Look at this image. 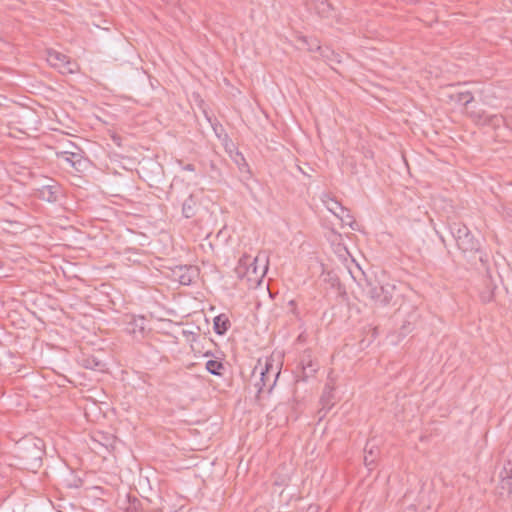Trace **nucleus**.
<instances>
[{"instance_id": "nucleus-1", "label": "nucleus", "mask_w": 512, "mask_h": 512, "mask_svg": "<svg viewBox=\"0 0 512 512\" xmlns=\"http://www.w3.org/2000/svg\"><path fill=\"white\" fill-rule=\"evenodd\" d=\"M15 455L25 469L36 471L42 465L43 441L37 437H24L16 443Z\"/></svg>"}, {"instance_id": "nucleus-2", "label": "nucleus", "mask_w": 512, "mask_h": 512, "mask_svg": "<svg viewBox=\"0 0 512 512\" xmlns=\"http://www.w3.org/2000/svg\"><path fill=\"white\" fill-rule=\"evenodd\" d=\"M267 270L268 256L265 253H259L255 257L244 255L235 267L237 277L246 279L249 284H259Z\"/></svg>"}, {"instance_id": "nucleus-3", "label": "nucleus", "mask_w": 512, "mask_h": 512, "mask_svg": "<svg viewBox=\"0 0 512 512\" xmlns=\"http://www.w3.org/2000/svg\"><path fill=\"white\" fill-rule=\"evenodd\" d=\"M450 230L461 251L467 253L479 250V241L472 235L466 225L455 222L451 224Z\"/></svg>"}, {"instance_id": "nucleus-4", "label": "nucleus", "mask_w": 512, "mask_h": 512, "mask_svg": "<svg viewBox=\"0 0 512 512\" xmlns=\"http://www.w3.org/2000/svg\"><path fill=\"white\" fill-rule=\"evenodd\" d=\"M395 291V285L390 283L373 286L370 282H367V288L365 289L367 296L379 306L390 305L393 301Z\"/></svg>"}, {"instance_id": "nucleus-5", "label": "nucleus", "mask_w": 512, "mask_h": 512, "mask_svg": "<svg viewBox=\"0 0 512 512\" xmlns=\"http://www.w3.org/2000/svg\"><path fill=\"white\" fill-rule=\"evenodd\" d=\"M47 62L62 74H73L79 70L76 61L71 60L67 55L56 50H48Z\"/></svg>"}, {"instance_id": "nucleus-6", "label": "nucleus", "mask_w": 512, "mask_h": 512, "mask_svg": "<svg viewBox=\"0 0 512 512\" xmlns=\"http://www.w3.org/2000/svg\"><path fill=\"white\" fill-rule=\"evenodd\" d=\"M326 207L331 213L338 217L343 224L350 226L353 230L356 229L354 226L356 225V222L350 214V211L342 206L337 200L330 199L326 202Z\"/></svg>"}, {"instance_id": "nucleus-7", "label": "nucleus", "mask_w": 512, "mask_h": 512, "mask_svg": "<svg viewBox=\"0 0 512 512\" xmlns=\"http://www.w3.org/2000/svg\"><path fill=\"white\" fill-rule=\"evenodd\" d=\"M272 367H270L267 363L265 364L264 367H255V370H254V373L260 369V379L259 381H257L255 383V386L258 388V392L261 393L265 387L268 388V391H271L275 381H276V378L278 377L279 375V372H275L273 371V369H271Z\"/></svg>"}, {"instance_id": "nucleus-8", "label": "nucleus", "mask_w": 512, "mask_h": 512, "mask_svg": "<svg viewBox=\"0 0 512 512\" xmlns=\"http://www.w3.org/2000/svg\"><path fill=\"white\" fill-rule=\"evenodd\" d=\"M182 285H190L196 276V269L192 266H179L174 271Z\"/></svg>"}, {"instance_id": "nucleus-9", "label": "nucleus", "mask_w": 512, "mask_h": 512, "mask_svg": "<svg viewBox=\"0 0 512 512\" xmlns=\"http://www.w3.org/2000/svg\"><path fill=\"white\" fill-rule=\"evenodd\" d=\"M57 158L65 161L68 163L71 167H74L78 170L81 162H82V155L80 152H72L68 150H62L58 151L56 153Z\"/></svg>"}, {"instance_id": "nucleus-10", "label": "nucleus", "mask_w": 512, "mask_h": 512, "mask_svg": "<svg viewBox=\"0 0 512 512\" xmlns=\"http://www.w3.org/2000/svg\"><path fill=\"white\" fill-rule=\"evenodd\" d=\"M508 115H497V114H486L482 112L478 115L479 120L485 124L493 127H499L500 125L506 123Z\"/></svg>"}, {"instance_id": "nucleus-11", "label": "nucleus", "mask_w": 512, "mask_h": 512, "mask_svg": "<svg viewBox=\"0 0 512 512\" xmlns=\"http://www.w3.org/2000/svg\"><path fill=\"white\" fill-rule=\"evenodd\" d=\"M197 212V201L193 194H190L182 204V215L185 218H192Z\"/></svg>"}, {"instance_id": "nucleus-12", "label": "nucleus", "mask_w": 512, "mask_h": 512, "mask_svg": "<svg viewBox=\"0 0 512 512\" xmlns=\"http://www.w3.org/2000/svg\"><path fill=\"white\" fill-rule=\"evenodd\" d=\"M300 364L305 379L312 376L318 369L317 363L311 359L310 354H304Z\"/></svg>"}, {"instance_id": "nucleus-13", "label": "nucleus", "mask_w": 512, "mask_h": 512, "mask_svg": "<svg viewBox=\"0 0 512 512\" xmlns=\"http://www.w3.org/2000/svg\"><path fill=\"white\" fill-rule=\"evenodd\" d=\"M82 365L86 369H91L95 371H104L106 367V364L94 355H88L83 357Z\"/></svg>"}, {"instance_id": "nucleus-14", "label": "nucleus", "mask_w": 512, "mask_h": 512, "mask_svg": "<svg viewBox=\"0 0 512 512\" xmlns=\"http://www.w3.org/2000/svg\"><path fill=\"white\" fill-rule=\"evenodd\" d=\"M214 331L218 335H224L231 326L228 317L225 314H220L214 318Z\"/></svg>"}, {"instance_id": "nucleus-15", "label": "nucleus", "mask_w": 512, "mask_h": 512, "mask_svg": "<svg viewBox=\"0 0 512 512\" xmlns=\"http://www.w3.org/2000/svg\"><path fill=\"white\" fill-rule=\"evenodd\" d=\"M449 98L461 105H468L474 100V97L470 91L457 90L449 94Z\"/></svg>"}, {"instance_id": "nucleus-16", "label": "nucleus", "mask_w": 512, "mask_h": 512, "mask_svg": "<svg viewBox=\"0 0 512 512\" xmlns=\"http://www.w3.org/2000/svg\"><path fill=\"white\" fill-rule=\"evenodd\" d=\"M364 451V464L368 469H372L378 454V448L375 445H372L371 442H368Z\"/></svg>"}, {"instance_id": "nucleus-17", "label": "nucleus", "mask_w": 512, "mask_h": 512, "mask_svg": "<svg viewBox=\"0 0 512 512\" xmlns=\"http://www.w3.org/2000/svg\"><path fill=\"white\" fill-rule=\"evenodd\" d=\"M40 198L48 201L55 202L58 198V187L57 185H46L40 189Z\"/></svg>"}, {"instance_id": "nucleus-18", "label": "nucleus", "mask_w": 512, "mask_h": 512, "mask_svg": "<svg viewBox=\"0 0 512 512\" xmlns=\"http://www.w3.org/2000/svg\"><path fill=\"white\" fill-rule=\"evenodd\" d=\"M224 369V366L222 362L218 360H208L206 362V370L211 373L212 375L221 376L222 370Z\"/></svg>"}, {"instance_id": "nucleus-19", "label": "nucleus", "mask_w": 512, "mask_h": 512, "mask_svg": "<svg viewBox=\"0 0 512 512\" xmlns=\"http://www.w3.org/2000/svg\"><path fill=\"white\" fill-rule=\"evenodd\" d=\"M501 488L509 494L512 492V471L508 472L506 468L501 473Z\"/></svg>"}, {"instance_id": "nucleus-20", "label": "nucleus", "mask_w": 512, "mask_h": 512, "mask_svg": "<svg viewBox=\"0 0 512 512\" xmlns=\"http://www.w3.org/2000/svg\"><path fill=\"white\" fill-rule=\"evenodd\" d=\"M331 395H332V388L326 386L325 390H324V393H323V396L321 398V401L323 403V407L328 406V409L330 408V397H331Z\"/></svg>"}, {"instance_id": "nucleus-21", "label": "nucleus", "mask_w": 512, "mask_h": 512, "mask_svg": "<svg viewBox=\"0 0 512 512\" xmlns=\"http://www.w3.org/2000/svg\"><path fill=\"white\" fill-rule=\"evenodd\" d=\"M133 324L135 325V327L139 328V331L141 333L144 331V319L143 318L140 319V324H138L137 321H135Z\"/></svg>"}, {"instance_id": "nucleus-22", "label": "nucleus", "mask_w": 512, "mask_h": 512, "mask_svg": "<svg viewBox=\"0 0 512 512\" xmlns=\"http://www.w3.org/2000/svg\"><path fill=\"white\" fill-rule=\"evenodd\" d=\"M183 170L185 171H194L195 170V166L193 164H186L182 167Z\"/></svg>"}, {"instance_id": "nucleus-23", "label": "nucleus", "mask_w": 512, "mask_h": 512, "mask_svg": "<svg viewBox=\"0 0 512 512\" xmlns=\"http://www.w3.org/2000/svg\"><path fill=\"white\" fill-rule=\"evenodd\" d=\"M299 170L302 172V174L309 176L308 171H303L301 168H299Z\"/></svg>"}, {"instance_id": "nucleus-24", "label": "nucleus", "mask_w": 512, "mask_h": 512, "mask_svg": "<svg viewBox=\"0 0 512 512\" xmlns=\"http://www.w3.org/2000/svg\"><path fill=\"white\" fill-rule=\"evenodd\" d=\"M299 170L302 172V174L309 176L308 171H303L301 168H299Z\"/></svg>"}, {"instance_id": "nucleus-25", "label": "nucleus", "mask_w": 512, "mask_h": 512, "mask_svg": "<svg viewBox=\"0 0 512 512\" xmlns=\"http://www.w3.org/2000/svg\"><path fill=\"white\" fill-rule=\"evenodd\" d=\"M314 46H315V49H316V50H320V49H321V47L318 45V43H315V45H314Z\"/></svg>"}, {"instance_id": "nucleus-26", "label": "nucleus", "mask_w": 512, "mask_h": 512, "mask_svg": "<svg viewBox=\"0 0 512 512\" xmlns=\"http://www.w3.org/2000/svg\"><path fill=\"white\" fill-rule=\"evenodd\" d=\"M129 332L135 333L136 330H135V328H133L132 330H129Z\"/></svg>"}, {"instance_id": "nucleus-27", "label": "nucleus", "mask_w": 512, "mask_h": 512, "mask_svg": "<svg viewBox=\"0 0 512 512\" xmlns=\"http://www.w3.org/2000/svg\"><path fill=\"white\" fill-rule=\"evenodd\" d=\"M169 195H170L171 197L173 196V190H171V191L169 192Z\"/></svg>"}]
</instances>
